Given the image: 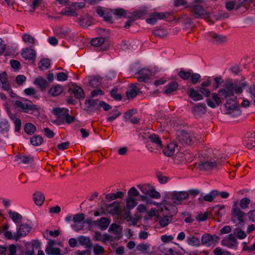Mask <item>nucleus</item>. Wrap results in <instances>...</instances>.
<instances>
[{
  "label": "nucleus",
  "instance_id": "nucleus-1",
  "mask_svg": "<svg viewBox=\"0 0 255 255\" xmlns=\"http://www.w3.org/2000/svg\"><path fill=\"white\" fill-rule=\"evenodd\" d=\"M243 87L240 84L234 83L231 80H226L222 88L218 91V94H212V98L214 102L211 99L206 100L207 105L215 108L222 103V100L227 99L229 97H233L234 94H240L243 92Z\"/></svg>",
  "mask_w": 255,
  "mask_h": 255
},
{
  "label": "nucleus",
  "instance_id": "nucleus-2",
  "mask_svg": "<svg viewBox=\"0 0 255 255\" xmlns=\"http://www.w3.org/2000/svg\"><path fill=\"white\" fill-rule=\"evenodd\" d=\"M15 106L16 108H19L28 114H31L34 112L38 111L37 106L26 99H23L21 101H16L15 102Z\"/></svg>",
  "mask_w": 255,
  "mask_h": 255
},
{
  "label": "nucleus",
  "instance_id": "nucleus-3",
  "mask_svg": "<svg viewBox=\"0 0 255 255\" xmlns=\"http://www.w3.org/2000/svg\"><path fill=\"white\" fill-rule=\"evenodd\" d=\"M226 100V102L225 104V106L227 110L226 114L231 115L232 113L235 112V115H239L241 114L240 111L239 110V105L237 103L236 101V97L235 94L233 97H229Z\"/></svg>",
  "mask_w": 255,
  "mask_h": 255
},
{
  "label": "nucleus",
  "instance_id": "nucleus-4",
  "mask_svg": "<svg viewBox=\"0 0 255 255\" xmlns=\"http://www.w3.org/2000/svg\"><path fill=\"white\" fill-rule=\"evenodd\" d=\"M166 198L172 200L176 205H180L182 202L188 198L186 191H173L166 193Z\"/></svg>",
  "mask_w": 255,
  "mask_h": 255
},
{
  "label": "nucleus",
  "instance_id": "nucleus-5",
  "mask_svg": "<svg viewBox=\"0 0 255 255\" xmlns=\"http://www.w3.org/2000/svg\"><path fill=\"white\" fill-rule=\"evenodd\" d=\"M194 137L189 132L184 130L177 132V140L178 144L182 146H186L191 144Z\"/></svg>",
  "mask_w": 255,
  "mask_h": 255
},
{
  "label": "nucleus",
  "instance_id": "nucleus-6",
  "mask_svg": "<svg viewBox=\"0 0 255 255\" xmlns=\"http://www.w3.org/2000/svg\"><path fill=\"white\" fill-rule=\"evenodd\" d=\"M246 214L238 207L236 204H235L232 209V217L231 221L235 223L236 221H238L239 224L245 223L244 218Z\"/></svg>",
  "mask_w": 255,
  "mask_h": 255
},
{
  "label": "nucleus",
  "instance_id": "nucleus-7",
  "mask_svg": "<svg viewBox=\"0 0 255 255\" xmlns=\"http://www.w3.org/2000/svg\"><path fill=\"white\" fill-rule=\"evenodd\" d=\"M218 164H220V163L217 160L210 158L202 161L199 164L198 167L200 170L209 171L213 169Z\"/></svg>",
  "mask_w": 255,
  "mask_h": 255
},
{
  "label": "nucleus",
  "instance_id": "nucleus-8",
  "mask_svg": "<svg viewBox=\"0 0 255 255\" xmlns=\"http://www.w3.org/2000/svg\"><path fill=\"white\" fill-rule=\"evenodd\" d=\"M170 15L169 12H153L149 14V18L146 19L147 23L154 24L157 20L164 19Z\"/></svg>",
  "mask_w": 255,
  "mask_h": 255
},
{
  "label": "nucleus",
  "instance_id": "nucleus-9",
  "mask_svg": "<svg viewBox=\"0 0 255 255\" xmlns=\"http://www.w3.org/2000/svg\"><path fill=\"white\" fill-rule=\"evenodd\" d=\"M190 11L193 13L195 18L203 17L207 14L206 10L202 6L199 4H194L190 7Z\"/></svg>",
  "mask_w": 255,
  "mask_h": 255
},
{
  "label": "nucleus",
  "instance_id": "nucleus-10",
  "mask_svg": "<svg viewBox=\"0 0 255 255\" xmlns=\"http://www.w3.org/2000/svg\"><path fill=\"white\" fill-rule=\"evenodd\" d=\"M31 227L27 224H21L16 233H14V240L17 241L22 236H26L31 230Z\"/></svg>",
  "mask_w": 255,
  "mask_h": 255
},
{
  "label": "nucleus",
  "instance_id": "nucleus-11",
  "mask_svg": "<svg viewBox=\"0 0 255 255\" xmlns=\"http://www.w3.org/2000/svg\"><path fill=\"white\" fill-rule=\"evenodd\" d=\"M208 35L211 38V40L212 43L215 44H222L227 40V38L226 36L216 33L210 32L208 33Z\"/></svg>",
  "mask_w": 255,
  "mask_h": 255
},
{
  "label": "nucleus",
  "instance_id": "nucleus-12",
  "mask_svg": "<svg viewBox=\"0 0 255 255\" xmlns=\"http://www.w3.org/2000/svg\"><path fill=\"white\" fill-rule=\"evenodd\" d=\"M222 244L228 248H233L237 247L238 243L235 237L232 234H231L228 236L227 238L222 241Z\"/></svg>",
  "mask_w": 255,
  "mask_h": 255
},
{
  "label": "nucleus",
  "instance_id": "nucleus-13",
  "mask_svg": "<svg viewBox=\"0 0 255 255\" xmlns=\"http://www.w3.org/2000/svg\"><path fill=\"white\" fill-rule=\"evenodd\" d=\"M137 74L139 76L137 77L139 82H146L151 76V72L150 70L146 68H143L139 70Z\"/></svg>",
  "mask_w": 255,
  "mask_h": 255
},
{
  "label": "nucleus",
  "instance_id": "nucleus-14",
  "mask_svg": "<svg viewBox=\"0 0 255 255\" xmlns=\"http://www.w3.org/2000/svg\"><path fill=\"white\" fill-rule=\"evenodd\" d=\"M219 240V237L216 235L211 236L206 234L202 236L201 238L202 244L207 246H210L212 244H215Z\"/></svg>",
  "mask_w": 255,
  "mask_h": 255
},
{
  "label": "nucleus",
  "instance_id": "nucleus-15",
  "mask_svg": "<svg viewBox=\"0 0 255 255\" xmlns=\"http://www.w3.org/2000/svg\"><path fill=\"white\" fill-rule=\"evenodd\" d=\"M206 106L204 103L195 104L192 108V112L195 116H199L206 113Z\"/></svg>",
  "mask_w": 255,
  "mask_h": 255
},
{
  "label": "nucleus",
  "instance_id": "nucleus-16",
  "mask_svg": "<svg viewBox=\"0 0 255 255\" xmlns=\"http://www.w3.org/2000/svg\"><path fill=\"white\" fill-rule=\"evenodd\" d=\"M21 54L22 57L26 60L34 61L36 58V52L31 48H23Z\"/></svg>",
  "mask_w": 255,
  "mask_h": 255
},
{
  "label": "nucleus",
  "instance_id": "nucleus-17",
  "mask_svg": "<svg viewBox=\"0 0 255 255\" xmlns=\"http://www.w3.org/2000/svg\"><path fill=\"white\" fill-rule=\"evenodd\" d=\"M119 202L115 201L111 204L107 205L106 208L108 212L112 215H119L121 214V210L119 207Z\"/></svg>",
  "mask_w": 255,
  "mask_h": 255
},
{
  "label": "nucleus",
  "instance_id": "nucleus-18",
  "mask_svg": "<svg viewBox=\"0 0 255 255\" xmlns=\"http://www.w3.org/2000/svg\"><path fill=\"white\" fill-rule=\"evenodd\" d=\"M0 87L4 91H7L10 90L11 86L7 80V74L5 72H3L0 75Z\"/></svg>",
  "mask_w": 255,
  "mask_h": 255
},
{
  "label": "nucleus",
  "instance_id": "nucleus-19",
  "mask_svg": "<svg viewBox=\"0 0 255 255\" xmlns=\"http://www.w3.org/2000/svg\"><path fill=\"white\" fill-rule=\"evenodd\" d=\"M138 84L132 83L130 84V89L126 92L127 96L128 99H133L139 93V90L137 88Z\"/></svg>",
  "mask_w": 255,
  "mask_h": 255
},
{
  "label": "nucleus",
  "instance_id": "nucleus-20",
  "mask_svg": "<svg viewBox=\"0 0 255 255\" xmlns=\"http://www.w3.org/2000/svg\"><path fill=\"white\" fill-rule=\"evenodd\" d=\"M69 91L72 92L76 99H83L85 97L83 89L77 85H74L73 87L69 89Z\"/></svg>",
  "mask_w": 255,
  "mask_h": 255
},
{
  "label": "nucleus",
  "instance_id": "nucleus-21",
  "mask_svg": "<svg viewBox=\"0 0 255 255\" xmlns=\"http://www.w3.org/2000/svg\"><path fill=\"white\" fill-rule=\"evenodd\" d=\"M99 101L96 99L85 100V105L89 111H96L99 109Z\"/></svg>",
  "mask_w": 255,
  "mask_h": 255
},
{
  "label": "nucleus",
  "instance_id": "nucleus-22",
  "mask_svg": "<svg viewBox=\"0 0 255 255\" xmlns=\"http://www.w3.org/2000/svg\"><path fill=\"white\" fill-rule=\"evenodd\" d=\"M110 223V219L106 217H102L96 221V227H98L101 230H105L107 229Z\"/></svg>",
  "mask_w": 255,
  "mask_h": 255
},
{
  "label": "nucleus",
  "instance_id": "nucleus-23",
  "mask_svg": "<svg viewBox=\"0 0 255 255\" xmlns=\"http://www.w3.org/2000/svg\"><path fill=\"white\" fill-rule=\"evenodd\" d=\"M113 14L118 18H121L122 17L130 18V12H127L122 8H117L112 10Z\"/></svg>",
  "mask_w": 255,
  "mask_h": 255
},
{
  "label": "nucleus",
  "instance_id": "nucleus-24",
  "mask_svg": "<svg viewBox=\"0 0 255 255\" xmlns=\"http://www.w3.org/2000/svg\"><path fill=\"white\" fill-rule=\"evenodd\" d=\"M78 240L79 244L81 246H86L85 248L86 249H92L93 244L89 237L81 236L79 237Z\"/></svg>",
  "mask_w": 255,
  "mask_h": 255
},
{
  "label": "nucleus",
  "instance_id": "nucleus-25",
  "mask_svg": "<svg viewBox=\"0 0 255 255\" xmlns=\"http://www.w3.org/2000/svg\"><path fill=\"white\" fill-rule=\"evenodd\" d=\"M105 40V38H104L103 37H97V38H95L92 39V40H91V44L93 46H96V47L102 46L100 48V49L102 50H106L107 49V47H106L104 46V45H103V44H104Z\"/></svg>",
  "mask_w": 255,
  "mask_h": 255
},
{
  "label": "nucleus",
  "instance_id": "nucleus-26",
  "mask_svg": "<svg viewBox=\"0 0 255 255\" xmlns=\"http://www.w3.org/2000/svg\"><path fill=\"white\" fill-rule=\"evenodd\" d=\"M245 145L249 149L255 147V132L251 133L245 140Z\"/></svg>",
  "mask_w": 255,
  "mask_h": 255
},
{
  "label": "nucleus",
  "instance_id": "nucleus-27",
  "mask_svg": "<svg viewBox=\"0 0 255 255\" xmlns=\"http://www.w3.org/2000/svg\"><path fill=\"white\" fill-rule=\"evenodd\" d=\"M127 200V210H128V211H129L130 210L132 209L136 205L137 202H136L135 200L133 198H128L126 199ZM126 217L128 218L130 217V213L129 212H127L126 211Z\"/></svg>",
  "mask_w": 255,
  "mask_h": 255
},
{
  "label": "nucleus",
  "instance_id": "nucleus-28",
  "mask_svg": "<svg viewBox=\"0 0 255 255\" xmlns=\"http://www.w3.org/2000/svg\"><path fill=\"white\" fill-rule=\"evenodd\" d=\"M34 84L39 87L41 91H43L48 85L47 81L42 77H38L33 82Z\"/></svg>",
  "mask_w": 255,
  "mask_h": 255
},
{
  "label": "nucleus",
  "instance_id": "nucleus-29",
  "mask_svg": "<svg viewBox=\"0 0 255 255\" xmlns=\"http://www.w3.org/2000/svg\"><path fill=\"white\" fill-rule=\"evenodd\" d=\"M177 147L178 145L176 143L174 142L170 143L164 149L163 152L167 156H172L175 152V147Z\"/></svg>",
  "mask_w": 255,
  "mask_h": 255
},
{
  "label": "nucleus",
  "instance_id": "nucleus-30",
  "mask_svg": "<svg viewBox=\"0 0 255 255\" xmlns=\"http://www.w3.org/2000/svg\"><path fill=\"white\" fill-rule=\"evenodd\" d=\"M178 87V84L175 81H172L164 87V93L167 95L176 91Z\"/></svg>",
  "mask_w": 255,
  "mask_h": 255
},
{
  "label": "nucleus",
  "instance_id": "nucleus-31",
  "mask_svg": "<svg viewBox=\"0 0 255 255\" xmlns=\"http://www.w3.org/2000/svg\"><path fill=\"white\" fill-rule=\"evenodd\" d=\"M52 113L58 117L63 119L66 113H69V110L66 108H54L52 109Z\"/></svg>",
  "mask_w": 255,
  "mask_h": 255
},
{
  "label": "nucleus",
  "instance_id": "nucleus-32",
  "mask_svg": "<svg viewBox=\"0 0 255 255\" xmlns=\"http://www.w3.org/2000/svg\"><path fill=\"white\" fill-rule=\"evenodd\" d=\"M148 138L151 142L155 144L157 148H161L162 147V141L158 135L152 134L149 135Z\"/></svg>",
  "mask_w": 255,
  "mask_h": 255
},
{
  "label": "nucleus",
  "instance_id": "nucleus-33",
  "mask_svg": "<svg viewBox=\"0 0 255 255\" xmlns=\"http://www.w3.org/2000/svg\"><path fill=\"white\" fill-rule=\"evenodd\" d=\"M33 200L35 203L38 206H41L44 201V194L40 192H36L33 194Z\"/></svg>",
  "mask_w": 255,
  "mask_h": 255
},
{
  "label": "nucleus",
  "instance_id": "nucleus-34",
  "mask_svg": "<svg viewBox=\"0 0 255 255\" xmlns=\"http://www.w3.org/2000/svg\"><path fill=\"white\" fill-rule=\"evenodd\" d=\"M147 8L144 7L133 11L132 13H130V15L133 17H135L136 18H141L147 14Z\"/></svg>",
  "mask_w": 255,
  "mask_h": 255
},
{
  "label": "nucleus",
  "instance_id": "nucleus-35",
  "mask_svg": "<svg viewBox=\"0 0 255 255\" xmlns=\"http://www.w3.org/2000/svg\"><path fill=\"white\" fill-rule=\"evenodd\" d=\"M189 96L194 101H198L203 99V96L199 93V91L194 89H190Z\"/></svg>",
  "mask_w": 255,
  "mask_h": 255
},
{
  "label": "nucleus",
  "instance_id": "nucleus-36",
  "mask_svg": "<svg viewBox=\"0 0 255 255\" xmlns=\"http://www.w3.org/2000/svg\"><path fill=\"white\" fill-rule=\"evenodd\" d=\"M186 242L187 244L191 246L198 247L200 245V241L199 238L191 235L187 238Z\"/></svg>",
  "mask_w": 255,
  "mask_h": 255
},
{
  "label": "nucleus",
  "instance_id": "nucleus-37",
  "mask_svg": "<svg viewBox=\"0 0 255 255\" xmlns=\"http://www.w3.org/2000/svg\"><path fill=\"white\" fill-rule=\"evenodd\" d=\"M63 91V88L59 85L53 86L49 90V93L52 96H57Z\"/></svg>",
  "mask_w": 255,
  "mask_h": 255
},
{
  "label": "nucleus",
  "instance_id": "nucleus-38",
  "mask_svg": "<svg viewBox=\"0 0 255 255\" xmlns=\"http://www.w3.org/2000/svg\"><path fill=\"white\" fill-rule=\"evenodd\" d=\"M45 252L48 255H65L61 254V250L58 248L52 247H47L45 249Z\"/></svg>",
  "mask_w": 255,
  "mask_h": 255
},
{
  "label": "nucleus",
  "instance_id": "nucleus-39",
  "mask_svg": "<svg viewBox=\"0 0 255 255\" xmlns=\"http://www.w3.org/2000/svg\"><path fill=\"white\" fill-rule=\"evenodd\" d=\"M9 125L6 119L0 120V133H5L8 131Z\"/></svg>",
  "mask_w": 255,
  "mask_h": 255
},
{
  "label": "nucleus",
  "instance_id": "nucleus-40",
  "mask_svg": "<svg viewBox=\"0 0 255 255\" xmlns=\"http://www.w3.org/2000/svg\"><path fill=\"white\" fill-rule=\"evenodd\" d=\"M50 66V60L48 58L41 59L38 63V67L41 71L48 69Z\"/></svg>",
  "mask_w": 255,
  "mask_h": 255
},
{
  "label": "nucleus",
  "instance_id": "nucleus-41",
  "mask_svg": "<svg viewBox=\"0 0 255 255\" xmlns=\"http://www.w3.org/2000/svg\"><path fill=\"white\" fill-rule=\"evenodd\" d=\"M43 137L39 135H35L30 138L31 144L35 146L40 145L43 143Z\"/></svg>",
  "mask_w": 255,
  "mask_h": 255
},
{
  "label": "nucleus",
  "instance_id": "nucleus-42",
  "mask_svg": "<svg viewBox=\"0 0 255 255\" xmlns=\"http://www.w3.org/2000/svg\"><path fill=\"white\" fill-rule=\"evenodd\" d=\"M9 217L15 223H19L21 222L22 217V216L19 213L10 211L8 212Z\"/></svg>",
  "mask_w": 255,
  "mask_h": 255
},
{
  "label": "nucleus",
  "instance_id": "nucleus-43",
  "mask_svg": "<svg viewBox=\"0 0 255 255\" xmlns=\"http://www.w3.org/2000/svg\"><path fill=\"white\" fill-rule=\"evenodd\" d=\"M121 115V113L119 112L117 109L113 110L108 114V118L107 119V122H112L116 120Z\"/></svg>",
  "mask_w": 255,
  "mask_h": 255
},
{
  "label": "nucleus",
  "instance_id": "nucleus-44",
  "mask_svg": "<svg viewBox=\"0 0 255 255\" xmlns=\"http://www.w3.org/2000/svg\"><path fill=\"white\" fill-rule=\"evenodd\" d=\"M191 70L186 71L183 68H181L178 73V75L184 80H188L191 76Z\"/></svg>",
  "mask_w": 255,
  "mask_h": 255
},
{
  "label": "nucleus",
  "instance_id": "nucleus-45",
  "mask_svg": "<svg viewBox=\"0 0 255 255\" xmlns=\"http://www.w3.org/2000/svg\"><path fill=\"white\" fill-rule=\"evenodd\" d=\"M24 129L28 134L31 135L36 131V127L31 123H26L24 126Z\"/></svg>",
  "mask_w": 255,
  "mask_h": 255
},
{
  "label": "nucleus",
  "instance_id": "nucleus-46",
  "mask_svg": "<svg viewBox=\"0 0 255 255\" xmlns=\"http://www.w3.org/2000/svg\"><path fill=\"white\" fill-rule=\"evenodd\" d=\"M152 33L154 35L162 38L167 35V31L163 28H156L152 31Z\"/></svg>",
  "mask_w": 255,
  "mask_h": 255
},
{
  "label": "nucleus",
  "instance_id": "nucleus-47",
  "mask_svg": "<svg viewBox=\"0 0 255 255\" xmlns=\"http://www.w3.org/2000/svg\"><path fill=\"white\" fill-rule=\"evenodd\" d=\"M218 196L217 190H213L211 191L209 194L205 195L203 196L204 201L211 202L213 201L214 199Z\"/></svg>",
  "mask_w": 255,
  "mask_h": 255
},
{
  "label": "nucleus",
  "instance_id": "nucleus-48",
  "mask_svg": "<svg viewBox=\"0 0 255 255\" xmlns=\"http://www.w3.org/2000/svg\"><path fill=\"white\" fill-rule=\"evenodd\" d=\"M234 236H236L239 239H244L247 237V234L245 231L241 229L240 228H236L233 232Z\"/></svg>",
  "mask_w": 255,
  "mask_h": 255
},
{
  "label": "nucleus",
  "instance_id": "nucleus-49",
  "mask_svg": "<svg viewBox=\"0 0 255 255\" xmlns=\"http://www.w3.org/2000/svg\"><path fill=\"white\" fill-rule=\"evenodd\" d=\"M79 19V24L82 26H89L91 24V21L87 16H82Z\"/></svg>",
  "mask_w": 255,
  "mask_h": 255
},
{
  "label": "nucleus",
  "instance_id": "nucleus-50",
  "mask_svg": "<svg viewBox=\"0 0 255 255\" xmlns=\"http://www.w3.org/2000/svg\"><path fill=\"white\" fill-rule=\"evenodd\" d=\"M172 217L171 215L163 216V217L160 219L158 221L159 224L162 227L167 226L172 220Z\"/></svg>",
  "mask_w": 255,
  "mask_h": 255
},
{
  "label": "nucleus",
  "instance_id": "nucleus-51",
  "mask_svg": "<svg viewBox=\"0 0 255 255\" xmlns=\"http://www.w3.org/2000/svg\"><path fill=\"white\" fill-rule=\"evenodd\" d=\"M150 248L149 244L140 243L136 247V250L143 254H146Z\"/></svg>",
  "mask_w": 255,
  "mask_h": 255
},
{
  "label": "nucleus",
  "instance_id": "nucleus-52",
  "mask_svg": "<svg viewBox=\"0 0 255 255\" xmlns=\"http://www.w3.org/2000/svg\"><path fill=\"white\" fill-rule=\"evenodd\" d=\"M20 160V163L30 164L33 162V158L30 156L19 155L17 156Z\"/></svg>",
  "mask_w": 255,
  "mask_h": 255
},
{
  "label": "nucleus",
  "instance_id": "nucleus-53",
  "mask_svg": "<svg viewBox=\"0 0 255 255\" xmlns=\"http://www.w3.org/2000/svg\"><path fill=\"white\" fill-rule=\"evenodd\" d=\"M101 81L102 80L100 77L95 76L89 81V83L93 87H97L101 84Z\"/></svg>",
  "mask_w": 255,
  "mask_h": 255
},
{
  "label": "nucleus",
  "instance_id": "nucleus-54",
  "mask_svg": "<svg viewBox=\"0 0 255 255\" xmlns=\"http://www.w3.org/2000/svg\"><path fill=\"white\" fill-rule=\"evenodd\" d=\"M22 40L27 43L32 44L34 45L35 39L30 35L28 34H24L22 35Z\"/></svg>",
  "mask_w": 255,
  "mask_h": 255
},
{
  "label": "nucleus",
  "instance_id": "nucleus-55",
  "mask_svg": "<svg viewBox=\"0 0 255 255\" xmlns=\"http://www.w3.org/2000/svg\"><path fill=\"white\" fill-rule=\"evenodd\" d=\"M137 187L140 190V191L145 195H148L150 190L151 186L149 184L144 185H138Z\"/></svg>",
  "mask_w": 255,
  "mask_h": 255
},
{
  "label": "nucleus",
  "instance_id": "nucleus-56",
  "mask_svg": "<svg viewBox=\"0 0 255 255\" xmlns=\"http://www.w3.org/2000/svg\"><path fill=\"white\" fill-rule=\"evenodd\" d=\"M190 77L191 82L193 84L195 85L199 82V80L201 78V76L198 73H192V72H191V76H190Z\"/></svg>",
  "mask_w": 255,
  "mask_h": 255
},
{
  "label": "nucleus",
  "instance_id": "nucleus-57",
  "mask_svg": "<svg viewBox=\"0 0 255 255\" xmlns=\"http://www.w3.org/2000/svg\"><path fill=\"white\" fill-rule=\"evenodd\" d=\"M250 203V200L249 198L245 197L242 199L240 202V206L243 209L248 208L249 204Z\"/></svg>",
  "mask_w": 255,
  "mask_h": 255
},
{
  "label": "nucleus",
  "instance_id": "nucleus-58",
  "mask_svg": "<svg viewBox=\"0 0 255 255\" xmlns=\"http://www.w3.org/2000/svg\"><path fill=\"white\" fill-rule=\"evenodd\" d=\"M93 251L95 255H100L104 253V249L103 247L97 244L94 246Z\"/></svg>",
  "mask_w": 255,
  "mask_h": 255
},
{
  "label": "nucleus",
  "instance_id": "nucleus-59",
  "mask_svg": "<svg viewBox=\"0 0 255 255\" xmlns=\"http://www.w3.org/2000/svg\"><path fill=\"white\" fill-rule=\"evenodd\" d=\"M213 212L215 215L222 216L225 213V206H222L219 208H215L213 210Z\"/></svg>",
  "mask_w": 255,
  "mask_h": 255
},
{
  "label": "nucleus",
  "instance_id": "nucleus-60",
  "mask_svg": "<svg viewBox=\"0 0 255 255\" xmlns=\"http://www.w3.org/2000/svg\"><path fill=\"white\" fill-rule=\"evenodd\" d=\"M15 82L18 85H22L26 80V77L23 75H19L15 77Z\"/></svg>",
  "mask_w": 255,
  "mask_h": 255
},
{
  "label": "nucleus",
  "instance_id": "nucleus-61",
  "mask_svg": "<svg viewBox=\"0 0 255 255\" xmlns=\"http://www.w3.org/2000/svg\"><path fill=\"white\" fill-rule=\"evenodd\" d=\"M238 3L236 6V9H240L242 6H245L246 4L251 3L253 2L252 0H238Z\"/></svg>",
  "mask_w": 255,
  "mask_h": 255
},
{
  "label": "nucleus",
  "instance_id": "nucleus-62",
  "mask_svg": "<svg viewBox=\"0 0 255 255\" xmlns=\"http://www.w3.org/2000/svg\"><path fill=\"white\" fill-rule=\"evenodd\" d=\"M61 14L63 15L76 17L78 15V13L73 9L62 11Z\"/></svg>",
  "mask_w": 255,
  "mask_h": 255
},
{
  "label": "nucleus",
  "instance_id": "nucleus-63",
  "mask_svg": "<svg viewBox=\"0 0 255 255\" xmlns=\"http://www.w3.org/2000/svg\"><path fill=\"white\" fill-rule=\"evenodd\" d=\"M117 88H114L111 91V96L116 100H121L122 97L121 94L117 93Z\"/></svg>",
  "mask_w": 255,
  "mask_h": 255
},
{
  "label": "nucleus",
  "instance_id": "nucleus-64",
  "mask_svg": "<svg viewBox=\"0 0 255 255\" xmlns=\"http://www.w3.org/2000/svg\"><path fill=\"white\" fill-rule=\"evenodd\" d=\"M148 195L154 199H159L161 197L160 194L154 189H151Z\"/></svg>",
  "mask_w": 255,
  "mask_h": 255
}]
</instances>
